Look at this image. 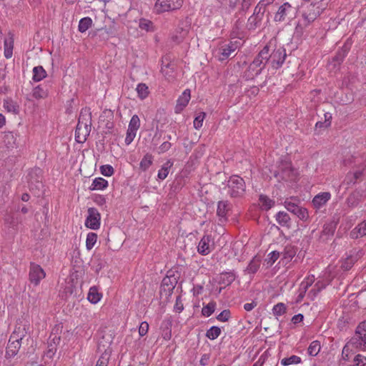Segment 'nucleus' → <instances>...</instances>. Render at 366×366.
I'll list each match as a JSON object with an SVG mask.
<instances>
[{
	"label": "nucleus",
	"instance_id": "1",
	"mask_svg": "<svg viewBox=\"0 0 366 366\" xmlns=\"http://www.w3.org/2000/svg\"><path fill=\"white\" fill-rule=\"evenodd\" d=\"M92 127V115L89 110L86 108L81 109L76 129L75 132L76 141L81 143L84 142L86 137H88L91 132Z\"/></svg>",
	"mask_w": 366,
	"mask_h": 366
},
{
	"label": "nucleus",
	"instance_id": "2",
	"mask_svg": "<svg viewBox=\"0 0 366 366\" xmlns=\"http://www.w3.org/2000/svg\"><path fill=\"white\" fill-rule=\"evenodd\" d=\"M266 58L267 50H261L244 72V77L247 80H251L259 75L266 66L264 61Z\"/></svg>",
	"mask_w": 366,
	"mask_h": 366
},
{
	"label": "nucleus",
	"instance_id": "3",
	"mask_svg": "<svg viewBox=\"0 0 366 366\" xmlns=\"http://www.w3.org/2000/svg\"><path fill=\"white\" fill-rule=\"evenodd\" d=\"M267 50V58L264 61L265 64L269 63L273 69H278L282 66L286 57L285 49L280 47L270 53L269 46L266 45L262 50Z\"/></svg>",
	"mask_w": 366,
	"mask_h": 366
},
{
	"label": "nucleus",
	"instance_id": "4",
	"mask_svg": "<svg viewBox=\"0 0 366 366\" xmlns=\"http://www.w3.org/2000/svg\"><path fill=\"white\" fill-rule=\"evenodd\" d=\"M327 6V4L323 0H315L307 6L303 17L308 22H312L326 9Z\"/></svg>",
	"mask_w": 366,
	"mask_h": 366
},
{
	"label": "nucleus",
	"instance_id": "5",
	"mask_svg": "<svg viewBox=\"0 0 366 366\" xmlns=\"http://www.w3.org/2000/svg\"><path fill=\"white\" fill-rule=\"evenodd\" d=\"M240 46L237 40L230 41L220 44L214 51L215 56L219 61L226 60L232 53L234 52Z\"/></svg>",
	"mask_w": 366,
	"mask_h": 366
},
{
	"label": "nucleus",
	"instance_id": "6",
	"mask_svg": "<svg viewBox=\"0 0 366 366\" xmlns=\"http://www.w3.org/2000/svg\"><path fill=\"white\" fill-rule=\"evenodd\" d=\"M227 193L233 197L243 195L245 192V183L244 179L237 176H232L227 182Z\"/></svg>",
	"mask_w": 366,
	"mask_h": 366
},
{
	"label": "nucleus",
	"instance_id": "7",
	"mask_svg": "<svg viewBox=\"0 0 366 366\" xmlns=\"http://www.w3.org/2000/svg\"><path fill=\"white\" fill-rule=\"evenodd\" d=\"M101 214L95 207H89L84 221V226L92 230H98L101 227Z\"/></svg>",
	"mask_w": 366,
	"mask_h": 366
},
{
	"label": "nucleus",
	"instance_id": "8",
	"mask_svg": "<svg viewBox=\"0 0 366 366\" xmlns=\"http://www.w3.org/2000/svg\"><path fill=\"white\" fill-rule=\"evenodd\" d=\"M183 4V0H157L154 9L157 13H163L179 9Z\"/></svg>",
	"mask_w": 366,
	"mask_h": 366
},
{
	"label": "nucleus",
	"instance_id": "9",
	"mask_svg": "<svg viewBox=\"0 0 366 366\" xmlns=\"http://www.w3.org/2000/svg\"><path fill=\"white\" fill-rule=\"evenodd\" d=\"M140 127V119L137 114L132 117L127 131V135L125 137V144L127 145L130 144L137 135V132Z\"/></svg>",
	"mask_w": 366,
	"mask_h": 366
},
{
	"label": "nucleus",
	"instance_id": "10",
	"mask_svg": "<svg viewBox=\"0 0 366 366\" xmlns=\"http://www.w3.org/2000/svg\"><path fill=\"white\" fill-rule=\"evenodd\" d=\"M29 276L31 283L34 286H37L45 278L46 272L40 265L32 263L30 265Z\"/></svg>",
	"mask_w": 366,
	"mask_h": 366
},
{
	"label": "nucleus",
	"instance_id": "11",
	"mask_svg": "<svg viewBox=\"0 0 366 366\" xmlns=\"http://www.w3.org/2000/svg\"><path fill=\"white\" fill-rule=\"evenodd\" d=\"M214 248V239L211 235L205 234L200 239L197 252L201 255L205 256L209 254Z\"/></svg>",
	"mask_w": 366,
	"mask_h": 366
},
{
	"label": "nucleus",
	"instance_id": "12",
	"mask_svg": "<svg viewBox=\"0 0 366 366\" xmlns=\"http://www.w3.org/2000/svg\"><path fill=\"white\" fill-rule=\"evenodd\" d=\"M29 330V323L24 320H19L16 322L15 328L10 337L15 341H21L27 334Z\"/></svg>",
	"mask_w": 366,
	"mask_h": 366
},
{
	"label": "nucleus",
	"instance_id": "13",
	"mask_svg": "<svg viewBox=\"0 0 366 366\" xmlns=\"http://www.w3.org/2000/svg\"><path fill=\"white\" fill-rule=\"evenodd\" d=\"M355 340L360 350L366 351V321L361 322L356 328Z\"/></svg>",
	"mask_w": 366,
	"mask_h": 366
},
{
	"label": "nucleus",
	"instance_id": "14",
	"mask_svg": "<svg viewBox=\"0 0 366 366\" xmlns=\"http://www.w3.org/2000/svg\"><path fill=\"white\" fill-rule=\"evenodd\" d=\"M337 275L336 267L333 265H329L323 274V280L318 281L315 284V287H318V290L324 289L327 285H329L333 278Z\"/></svg>",
	"mask_w": 366,
	"mask_h": 366
},
{
	"label": "nucleus",
	"instance_id": "15",
	"mask_svg": "<svg viewBox=\"0 0 366 366\" xmlns=\"http://www.w3.org/2000/svg\"><path fill=\"white\" fill-rule=\"evenodd\" d=\"M190 25L187 21L182 22L176 29L172 39L177 43L187 39L189 32Z\"/></svg>",
	"mask_w": 366,
	"mask_h": 366
},
{
	"label": "nucleus",
	"instance_id": "16",
	"mask_svg": "<svg viewBox=\"0 0 366 366\" xmlns=\"http://www.w3.org/2000/svg\"><path fill=\"white\" fill-rule=\"evenodd\" d=\"M191 99V92L189 89H185L177 100V104L174 108L176 114L181 113L187 106Z\"/></svg>",
	"mask_w": 366,
	"mask_h": 366
},
{
	"label": "nucleus",
	"instance_id": "17",
	"mask_svg": "<svg viewBox=\"0 0 366 366\" xmlns=\"http://www.w3.org/2000/svg\"><path fill=\"white\" fill-rule=\"evenodd\" d=\"M331 199V194L329 192H320L312 199V204L315 208L319 209L325 206Z\"/></svg>",
	"mask_w": 366,
	"mask_h": 366
},
{
	"label": "nucleus",
	"instance_id": "18",
	"mask_svg": "<svg viewBox=\"0 0 366 366\" xmlns=\"http://www.w3.org/2000/svg\"><path fill=\"white\" fill-rule=\"evenodd\" d=\"M14 44V37L9 34L4 41V55L6 59H10L13 56Z\"/></svg>",
	"mask_w": 366,
	"mask_h": 366
},
{
	"label": "nucleus",
	"instance_id": "19",
	"mask_svg": "<svg viewBox=\"0 0 366 366\" xmlns=\"http://www.w3.org/2000/svg\"><path fill=\"white\" fill-rule=\"evenodd\" d=\"M102 293L99 290V288L96 286L91 287L87 294L88 301L94 305L97 304L102 299Z\"/></svg>",
	"mask_w": 366,
	"mask_h": 366
},
{
	"label": "nucleus",
	"instance_id": "20",
	"mask_svg": "<svg viewBox=\"0 0 366 366\" xmlns=\"http://www.w3.org/2000/svg\"><path fill=\"white\" fill-rule=\"evenodd\" d=\"M352 239H358L366 236V219L359 223L350 233Z\"/></svg>",
	"mask_w": 366,
	"mask_h": 366
},
{
	"label": "nucleus",
	"instance_id": "21",
	"mask_svg": "<svg viewBox=\"0 0 366 366\" xmlns=\"http://www.w3.org/2000/svg\"><path fill=\"white\" fill-rule=\"evenodd\" d=\"M297 249L292 244H287L283 252H282V260L285 264L289 263L293 259V257L296 255Z\"/></svg>",
	"mask_w": 366,
	"mask_h": 366
},
{
	"label": "nucleus",
	"instance_id": "22",
	"mask_svg": "<svg viewBox=\"0 0 366 366\" xmlns=\"http://www.w3.org/2000/svg\"><path fill=\"white\" fill-rule=\"evenodd\" d=\"M21 341L17 340L15 341V340L10 337L6 349V355L10 357L15 356L21 347Z\"/></svg>",
	"mask_w": 366,
	"mask_h": 366
},
{
	"label": "nucleus",
	"instance_id": "23",
	"mask_svg": "<svg viewBox=\"0 0 366 366\" xmlns=\"http://www.w3.org/2000/svg\"><path fill=\"white\" fill-rule=\"evenodd\" d=\"M292 6L286 2L281 5L277 13L274 15V19L275 21H282L285 19L289 11L291 9Z\"/></svg>",
	"mask_w": 366,
	"mask_h": 366
},
{
	"label": "nucleus",
	"instance_id": "24",
	"mask_svg": "<svg viewBox=\"0 0 366 366\" xmlns=\"http://www.w3.org/2000/svg\"><path fill=\"white\" fill-rule=\"evenodd\" d=\"M173 164L174 162L172 159H168L165 163H164L158 171L157 179L160 181L165 179L167 177Z\"/></svg>",
	"mask_w": 366,
	"mask_h": 366
},
{
	"label": "nucleus",
	"instance_id": "25",
	"mask_svg": "<svg viewBox=\"0 0 366 366\" xmlns=\"http://www.w3.org/2000/svg\"><path fill=\"white\" fill-rule=\"evenodd\" d=\"M109 186L107 180L102 177H96L92 180V184L89 187L90 190H104Z\"/></svg>",
	"mask_w": 366,
	"mask_h": 366
},
{
	"label": "nucleus",
	"instance_id": "26",
	"mask_svg": "<svg viewBox=\"0 0 366 366\" xmlns=\"http://www.w3.org/2000/svg\"><path fill=\"white\" fill-rule=\"evenodd\" d=\"M235 274L232 272H225L219 274V283L228 286L231 285L235 280Z\"/></svg>",
	"mask_w": 366,
	"mask_h": 366
},
{
	"label": "nucleus",
	"instance_id": "27",
	"mask_svg": "<svg viewBox=\"0 0 366 366\" xmlns=\"http://www.w3.org/2000/svg\"><path fill=\"white\" fill-rule=\"evenodd\" d=\"M4 108L8 112L16 114L19 112V105L11 99H7L4 101Z\"/></svg>",
	"mask_w": 366,
	"mask_h": 366
},
{
	"label": "nucleus",
	"instance_id": "28",
	"mask_svg": "<svg viewBox=\"0 0 366 366\" xmlns=\"http://www.w3.org/2000/svg\"><path fill=\"white\" fill-rule=\"evenodd\" d=\"M59 341H60V337L58 335H54L52 339V342L54 344L49 343L48 350L45 352V355L46 357H48L49 359H52L54 357V355L56 352V345H57V344L59 343Z\"/></svg>",
	"mask_w": 366,
	"mask_h": 366
},
{
	"label": "nucleus",
	"instance_id": "29",
	"mask_svg": "<svg viewBox=\"0 0 366 366\" xmlns=\"http://www.w3.org/2000/svg\"><path fill=\"white\" fill-rule=\"evenodd\" d=\"M229 209V204L227 201H220L217 204V214L221 219H226Z\"/></svg>",
	"mask_w": 366,
	"mask_h": 366
},
{
	"label": "nucleus",
	"instance_id": "30",
	"mask_svg": "<svg viewBox=\"0 0 366 366\" xmlns=\"http://www.w3.org/2000/svg\"><path fill=\"white\" fill-rule=\"evenodd\" d=\"M154 157L151 154H146L140 161L139 169L145 172L147 171L153 164Z\"/></svg>",
	"mask_w": 366,
	"mask_h": 366
},
{
	"label": "nucleus",
	"instance_id": "31",
	"mask_svg": "<svg viewBox=\"0 0 366 366\" xmlns=\"http://www.w3.org/2000/svg\"><path fill=\"white\" fill-rule=\"evenodd\" d=\"M259 201L261 208L264 210L271 209L275 204V202L273 199L263 194L259 196Z\"/></svg>",
	"mask_w": 366,
	"mask_h": 366
},
{
	"label": "nucleus",
	"instance_id": "32",
	"mask_svg": "<svg viewBox=\"0 0 366 366\" xmlns=\"http://www.w3.org/2000/svg\"><path fill=\"white\" fill-rule=\"evenodd\" d=\"M46 76V72L44 69L41 66H35L33 69V80L34 81H40Z\"/></svg>",
	"mask_w": 366,
	"mask_h": 366
},
{
	"label": "nucleus",
	"instance_id": "33",
	"mask_svg": "<svg viewBox=\"0 0 366 366\" xmlns=\"http://www.w3.org/2000/svg\"><path fill=\"white\" fill-rule=\"evenodd\" d=\"M136 91L138 97L142 100L145 99L149 94V87L144 83L138 84L137 85Z\"/></svg>",
	"mask_w": 366,
	"mask_h": 366
},
{
	"label": "nucleus",
	"instance_id": "34",
	"mask_svg": "<svg viewBox=\"0 0 366 366\" xmlns=\"http://www.w3.org/2000/svg\"><path fill=\"white\" fill-rule=\"evenodd\" d=\"M292 172L291 164L289 162H285L281 169V171H275L274 176H281L282 179H286L290 177V174Z\"/></svg>",
	"mask_w": 366,
	"mask_h": 366
},
{
	"label": "nucleus",
	"instance_id": "35",
	"mask_svg": "<svg viewBox=\"0 0 366 366\" xmlns=\"http://www.w3.org/2000/svg\"><path fill=\"white\" fill-rule=\"evenodd\" d=\"M320 350L321 345L320 341L314 340L310 344L307 348V353L310 356L315 357L319 354Z\"/></svg>",
	"mask_w": 366,
	"mask_h": 366
},
{
	"label": "nucleus",
	"instance_id": "36",
	"mask_svg": "<svg viewBox=\"0 0 366 366\" xmlns=\"http://www.w3.org/2000/svg\"><path fill=\"white\" fill-rule=\"evenodd\" d=\"M302 362L300 357L297 355H292L289 357H285L281 360L280 364L282 366H289L291 365H298Z\"/></svg>",
	"mask_w": 366,
	"mask_h": 366
},
{
	"label": "nucleus",
	"instance_id": "37",
	"mask_svg": "<svg viewBox=\"0 0 366 366\" xmlns=\"http://www.w3.org/2000/svg\"><path fill=\"white\" fill-rule=\"evenodd\" d=\"M98 236L94 232H89L86 238V248L88 251L93 249L97 242Z\"/></svg>",
	"mask_w": 366,
	"mask_h": 366
},
{
	"label": "nucleus",
	"instance_id": "38",
	"mask_svg": "<svg viewBox=\"0 0 366 366\" xmlns=\"http://www.w3.org/2000/svg\"><path fill=\"white\" fill-rule=\"evenodd\" d=\"M92 25V19L90 17H84L80 19L78 29L81 33L87 31Z\"/></svg>",
	"mask_w": 366,
	"mask_h": 366
},
{
	"label": "nucleus",
	"instance_id": "39",
	"mask_svg": "<svg viewBox=\"0 0 366 366\" xmlns=\"http://www.w3.org/2000/svg\"><path fill=\"white\" fill-rule=\"evenodd\" d=\"M31 95L36 99H45L48 96V93L41 86H36L33 89Z\"/></svg>",
	"mask_w": 366,
	"mask_h": 366
},
{
	"label": "nucleus",
	"instance_id": "40",
	"mask_svg": "<svg viewBox=\"0 0 366 366\" xmlns=\"http://www.w3.org/2000/svg\"><path fill=\"white\" fill-rule=\"evenodd\" d=\"M290 220V216L285 212H279L276 214V221L282 227L288 226Z\"/></svg>",
	"mask_w": 366,
	"mask_h": 366
},
{
	"label": "nucleus",
	"instance_id": "41",
	"mask_svg": "<svg viewBox=\"0 0 366 366\" xmlns=\"http://www.w3.org/2000/svg\"><path fill=\"white\" fill-rule=\"evenodd\" d=\"M287 307L282 302L277 303L273 306L272 313L275 317H280L286 313Z\"/></svg>",
	"mask_w": 366,
	"mask_h": 366
},
{
	"label": "nucleus",
	"instance_id": "42",
	"mask_svg": "<svg viewBox=\"0 0 366 366\" xmlns=\"http://www.w3.org/2000/svg\"><path fill=\"white\" fill-rule=\"evenodd\" d=\"M221 334V329L217 326L211 327L206 332V337L212 340L217 339Z\"/></svg>",
	"mask_w": 366,
	"mask_h": 366
},
{
	"label": "nucleus",
	"instance_id": "43",
	"mask_svg": "<svg viewBox=\"0 0 366 366\" xmlns=\"http://www.w3.org/2000/svg\"><path fill=\"white\" fill-rule=\"evenodd\" d=\"M356 259L355 257L350 255L342 260L341 267L343 270H349L353 266Z\"/></svg>",
	"mask_w": 366,
	"mask_h": 366
},
{
	"label": "nucleus",
	"instance_id": "44",
	"mask_svg": "<svg viewBox=\"0 0 366 366\" xmlns=\"http://www.w3.org/2000/svg\"><path fill=\"white\" fill-rule=\"evenodd\" d=\"M216 307V303L210 302L207 305H204L202 309V314L203 316L208 317L212 315L214 312Z\"/></svg>",
	"mask_w": 366,
	"mask_h": 366
},
{
	"label": "nucleus",
	"instance_id": "45",
	"mask_svg": "<svg viewBox=\"0 0 366 366\" xmlns=\"http://www.w3.org/2000/svg\"><path fill=\"white\" fill-rule=\"evenodd\" d=\"M260 266V262L258 258H253L247 267V271L249 273H255Z\"/></svg>",
	"mask_w": 366,
	"mask_h": 366
},
{
	"label": "nucleus",
	"instance_id": "46",
	"mask_svg": "<svg viewBox=\"0 0 366 366\" xmlns=\"http://www.w3.org/2000/svg\"><path fill=\"white\" fill-rule=\"evenodd\" d=\"M206 114L204 112L199 113L194 119L193 124L196 129H199L203 124Z\"/></svg>",
	"mask_w": 366,
	"mask_h": 366
},
{
	"label": "nucleus",
	"instance_id": "47",
	"mask_svg": "<svg viewBox=\"0 0 366 366\" xmlns=\"http://www.w3.org/2000/svg\"><path fill=\"white\" fill-rule=\"evenodd\" d=\"M101 174L104 177H111L114 173L113 167L110 164L102 165L99 168Z\"/></svg>",
	"mask_w": 366,
	"mask_h": 366
},
{
	"label": "nucleus",
	"instance_id": "48",
	"mask_svg": "<svg viewBox=\"0 0 366 366\" xmlns=\"http://www.w3.org/2000/svg\"><path fill=\"white\" fill-rule=\"evenodd\" d=\"M280 257V252L277 251H272L269 252L267 257L265 259V262L268 266H272Z\"/></svg>",
	"mask_w": 366,
	"mask_h": 366
},
{
	"label": "nucleus",
	"instance_id": "49",
	"mask_svg": "<svg viewBox=\"0 0 366 366\" xmlns=\"http://www.w3.org/2000/svg\"><path fill=\"white\" fill-rule=\"evenodd\" d=\"M300 219L307 221L309 218V214L307 209L300 207L294 213Z\"/></svg>",
	"mask_w": 366,
	"mask_h": 366
},
{
	"label": "nucleus",
	"instance_id": "50",
	"mask_svg": "<svg viewBox=\"0 0 366 366\" xmlns=\"http://www.w3.org/2000/svg\"><path fill=\"white\" fill-rule=\"evenodd\" d=\"M285 207L290 212L295 213L300 206L292 199H287L284 203Z\"/></svg>",
	"mask_w": 366,
	"mask_h": 366
},
{
	"label": "nucleus",
	"instance_id": "51",
	"mask_svg": "<svg viewBox=\"0 0 366 366\" xmlns=\"http://www.w3.org/2000/svg\"><path fill=\"white\" fill-rule=\"evenodd\" d=\"M366 365V357L358 354L355 356L353 359V365L352 366H365Z\"/></svg>",
	"mask_w": 366,
	"mask_h": 366
},
{
	"label": "nucleus",
	"instance_id": "52",
	"mask_svg": "<svg viewBox=\"0 0 366 366\" xmlns=\"http://www.w3.org/2000/svg\"><path fill=\"white\" fill-rule=\"evenodd\" d=\"M230 317V311L229 310H224L217 315V320L222 322H226L229 320Z\"/></svg>",
	"mask_w": 366,
	"mask_h": 366
},
{
	"label": "nucleus",
	"instance_id": "53",
	"mask_svg": "<svg viewBox=\"0 0 366 366\" xmlns=\"http://www.w3.org/2000/svg\"><path fill=\"white\" fill-rule=\"evenodd\" d=\"M306 291L307 290H305V287H302L300 286L295 297V303L298 304L302 302L304 297L305 296Z\"/></svg>",
	"mask_w": 366,
	"mask_h": 366
},
{
	"label": "nucleus",
	"instance_id": "54",
	"mask_svg": "<svg viewBox=\"0 0 366 366\" xmlns=\"http://www.w3.org/2000/svg\"><path fill=\"white\" fill-rule=\"evenodd\" d=\"M149 330V324L146 321H143L141 322L139 327V335L140 337H144L147 335Z\"/></svg>",
	"mask_w": 366,
	"mask_h": 366
},
{
	"label": "nucleus",
	"instance_id": "55",
	"mask_svg": "<svg viewBox=\"0 0 366 366\" xmlns=\"http://www.w3.org/2000/svg\"><path fill=\"white\" fill-rule=\"evenodd\" d=\"M314 281H315V276L314 275L309 276V277H306L302 282V283L300 284V286L302 287H305V290H307V288L312 285Z\"/></svg>",
	"mask_w": 366,
	"mask_h": 366
},
{
	"label": "nucleus",
	"instance_id": "56",
	"mask_svg": "<svg viewBox=\"0 0 366 366\" xmlns=\"http://www.w3.org/2000/svg\"><path fill=\"white\" fill-rule=\"evenodd\" d=\"M304 320V316L302 314H297V315H294L292 317V320H291V322L294 324V325H297L300 322H302Z\"/></svg>",
	"mask_w": 366,
	"mask_h": 366
},
{
	"label": "nucleus",
	"instance_id": "57",
	"mask_svg": "<svg viewBox=\"0 0 366 366\" xmlns=\"http://www.w3.org/2000/svg\"><path fill=\"white\" fill-rule=\"evenodd\" d=\"M150 25L151 22L145 19L141 20L139 22V27L142 29H144L146 31H148L149 29Z\"/></svg>",
	"mask_w": 366,
	"mask_h": 366
},
{
	"label": "nucleus",
	"instance_id": "58",
	"mask_svg": "<svg viewBox=\"0 0 366 366\" xmlns=\"http://www.w3.org/2000/svg\"><path fill=\"white\" fill-rule=\"evenodd\" d=\"M273 1H274V0H261L259 2L258 5L257 6L256 9L257 8H259V10L260 11L262 9V6H266L267 5H269V4H272Z\"/></svg>",
	"mask_w": 366,
	"mask_h": 366
},
{
	"label": "nucleus",
	"instance_id": "59",
	"mask_svg": "<svg viewBox=\"0 0 366 366\" xmlns=\"http://www.w3.org/2000/svg\"><path fill=\"white\" fill-rule=\"evenodd\" d=\"M108 358L102 356L97 361L96 366H107Z\"/></svg>",
	"mask_w": 366,
	"mask_h": 366
},
{
	"label": "nucleus",
	"instance_id": "60",
	"mask_svg": "<svg viewBox=\"0 0 366 366\" xmlns=\"http://www.w3.org/2000/svg\"><path fill=\"white\" fill-rule=\"evenodd\" d=\"M256 306H257V303L254 302H252L250 303H245L244 305V309L246 311L249 312V311L252 310Z\"/></svg>",
	"mask_w": 366,
	"mask_h": 366
},
{
	"label": "nucleus",
	"instance_id": "61",
	"mask_svg": "<svg viewBox=\"0 0 366 366\" xmlns=\"http://www.w3.org/2000/svg\"><path fill=\"white\" fill-rule=\"evenodd\" d=\"M325 127H328L331 124V119H332V114L329 112H327L325 114Z\"/></svg>",
	"mask_w": 366,
	"mask_h": 366
},
{
	"label": "nucleus",
	"instance_id": "62",
	"mask_svg": "<svg viewBox=\"0 0 366 366\" xmlns=\"http://www.w3.org/2000/svg\"><path fill=\"white\" fill-rule=\"evenodd\" d=\"M162 337L165 340H169L172 337V332H171V330L170 329H167L166 330H164L162 333Z\"/></svg>",
	"mask_w": 366,
	"mask_h": 366
},
{
	"label": "nucleus",
	"instance_id": "63",
	"mask_svg": "<svg viewBox=\"0 0 366 366\" xmlns=\"http://www.w3.org/2000/svg\"><path fill=\"white\" fill-rule=\"evenodd\" d=\"M342 357L344 360L347 361L349 360V350L347 347H344L342 351Z\"/></svg>",
	"mask_w": 366,
	"mask_h": 366
},
{
	"label": "nucleus",
	"instance_id": "64",
	"mask_svg": "<svg viewBox=\"0 0 366 366\" xmlns=\"http://www.w3.org/2000/svg\"><path fill=\"white\" fill-rule=\"evenodd\" d=\"M183 305L181 302H179L178 300H177L175 306H174V310L177 312H181L183 310Z\"/></svg>",
	"mask_w": 366,
	"mask_h": 366
}]
</instances>
